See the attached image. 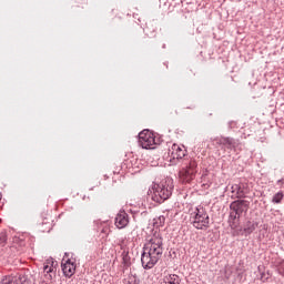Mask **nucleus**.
Here are the masks:
<instances>
[{
	"label": "nucleus",
	"instance_id": "1",
	"mask_svg": "<svg viewBox=\"0 0 284 284\" xmlns=\"http://www.w3.org/2000/svg\"><path fill=\"white\" fill-rule=\"evenodd\" d=\"M163 257V237L160 234H154L143 246L141 254V263L144 270H152Z\"/></svg>",
	"mask_w": 284,
	"mask_h": 284
},
{
	"label": "nucleus",
	"instance_id": "2",
	"mask_svg": "<svg viewBox=\"0 0 284 284\" xmlns=\"http://www.w3.org/2000/svg\"><path fill=\"white\" fill-rule=\"evenodd\" d=\"M174 192V180L166 178L160 183H153L149 189L148 194L155 203H165Z\"/></svg>",
	"mask_w": 284,
	"mask_h": 284
},
{
	"label": "nucleus",
	"instance_id": "3",
	"mask_svg": "<svg viewBox=\"0 0 284 284\" xmlns=\"http://www.w3.org/2000/svg\"><path fill=\"white\" fill-rule=\"evenodd\" d=\"M190 221L195 230H207V227H210V215L202 205L196 206L195 210L191 212Z\"/></svg>",
	"mask_w": 284,
	"mask_h": 284
},
{
	"label": "nucleus",
	"instance_id": "4",
	"mask_svg": "<svg viewBox=\"0 0 284 284\" xmlns=\"http://www.w3.org/2000/svg\"><path fill=\"white\" fill-rule=\"evenodd\" d=\"M199 172V163L194 159H184L182 169L180 171V178L184 183H192Z\"/></svg>",
	"mask_w": 284,
	"mask_h": 284
},
{
	"label": "nucleus",
	"instance_id": "5",
	"mask_svg": "<svg viewBox=\"0 0 284 284\" xmlns=\"http://www.w3.org/2000/svg\"><path fill=\"white\" fill-rule=\"evenodd\" d=\"M138 143L143 150H153L152 145H156V136L150 130H143L138 135Z\"/></svg>",
	"mask_w": 284,
	"mask_h": 284
},
{
	"label": "nucleus",
	"instance_id": "6",
	"mask_svg": "<svg viewBox=\"0 0 284 284\" xmlns=\"http://www.w3.org/2000/svg\"><path fill=\"white\" fill-rule=\"evenodd\" d=\"M248 209L250 201L247 200H235L230 204L231 212H234L237 216H241L243 212H247Z\"/></svg>",
	"mask_w": 284,
	"mask_h": 284
},
{
	"label": "nucleus",
	"instance_id": "7",
	"mask_svg": "<svg viewBox=\"0 0 284 284\" xmlns=\"http://www.w3.org/2000/svg\"><path fill=\"white\" fill-rule=\"evenodd\" d=\"M213 141L215 145H222V148H226V150H234V148L239 145V140L230 136L215 138Z\"/></svg>",
	"mask_w": 284,
	"mask_h": 284
},
{
	"label": "nucleus",
	"instance_id": "8",
	"mask_svg": "<svg viewBox=\"0 0 284 284\" xmlns=\"http://www.w3.org/2000/svg\"><path fill=\"white\" fill-rule=\"evenodd\" d=\"M130 223V215L125 211H120L115 216V226L118 230H123L128 227Z\"/></svg>",
	"mask_w": 284,
	"mask_h": 284
},
{
	"label": "nucleus",
	"instance_id": "9",
	"mask_svg": "<svg viewBox=\"0 0 284 284\" xmlns=\"http://www.w3.org/2000/svg\"><path fill=\"white\" fill-rule=\"evenodd\" d=\"M54 260H48L47 263L43 266V273H44V278L47 281H52L54 276H57V270L54 268Z\"/></svg>",
	"mask_w": 284,
	"mask_h": 284
},
{
	"label": "nucleus",
	"instance_id": "10",
	"mask_svg": "<svg viewBox=\"0 0 284 284\" xmlns=\"http://www.w3.org/2000/svg\"><path fill=\"white\" fill-rule=\"evenodd\" d=\"M62 272L64 276L70 278L74 272H77V264L72 262L71 260H67L64 264H62Z\"/></svg>",
	"mask_w": 284,
	"mask_h": 284
},
{
	"label": "nucleus",
	"instance_id": "11",
	"mask_svg": "<svg viewBox=\"0 0 284 284\" xmlns=\"http://www.w3.org/2000/svg\"><path fill=\"white\" fill-rule=\"evenodd\" d=\"M170 152H171V158L178 159V161L181 159H184L185 154H187V151L183 150L179 144H173Z\"/></svg>",
	"mask_w": 284,
	"mask_h": 284
},
{
	"label": "nucleus",
	"instance_id": "12",
	"mask_svg": "<svg viewBox=\"0 0 284 284\" xmlns=\"http://www.w3.org/2000/svg\"><path fill=\"white\" fill-rule=\"evenodd\" d=\"M256 227H258V222L252 220L246 221L243 227L244 235L250 236V234L256 231Z\"/></svg>",
	"mask_w": 284,
	"mask_h": 284
},
{
	"label": "nucleus",
	"instance_id": "13",
	"mask_svg": "<svg viewBox=\"0 0 284 284\" xmlns=\"http://www.w3.org/2000/svg\"><path fill=\"white\" fill-rule=\"evenodd\" d=\"M229 225L231 230H236L241 225V215L231 211L229 216Z\"/></svg>",
	"mask_w": 284,
	"mask_h": 284
},
{
	"label": "nucleus",
	"instance_id": "14",
	"mask_svg": "<svg viewBox=\"0 0 284 284\" xmlns=\"http://www.w3.org/2000/svg\"><path fill=\"white\" fill-rule=\"evenodd\" d=\"M163 284H181V277L176 274H169L164 276Z\"/></svg>",
	"mask_w": 284,
	"mask_h": 284
},
{
	"label": "nucleus",
	"instance_id": "15",
	"mask_svg": "<svg viewBox=\"0 0 284 284\" xmlns=\"http://www.w3.org/2000/svg\"><path fill=\"white\" fill-rule=\"evenodd\" d=\"M131 257H130V252L129 251H123L122 252V265L124 270H128V267H130V265H132L131 262Z\"/></svg>",
	"mask_w": 284,
	"mask_h": 284
},
{
	"label": "nucleus",
	"instance_id": "16",
	"mask_svg": "<svg viewBox=\"0 0 284 284\" xmlns=\"http://www.w3.org/2000/svg\"><path fill=\"white\" fill-rule=\"evenodd\" d=\"M283 197H284V193L283 191H280L273 195L272 203H274L275 205H278L283 203Z\"/></svg>",
	"mask_w": 284,
	"mask_h": 284
},
{
	"label": "nucleus",
	"instance_id": "17",
	"mask_svg": "<svg viewBox=\"0 0 284 284\" xmlns=\"http://www.w3.org/2000/svg\"><path fill=\"white\" fill-rule=\"evenodd\" d=\"M13 277V283L14 284H23L26 283V281H28V277H26V275H21V274H18L16 276H12Z\"/></svg>",
	"mask_w": 284,
	"mask_h": 284
},
{
	"label": "nucleus",
	"instance_id": "18",
	"mask_svg": "<svg viewBox=\"0 0 284 284\" xmlns=\"http://www.w3.org/2000/svg\"><path fill=\"white\" fill-rule=\"evenodd\" d=\"M141 280L138 278L136 275H131L128 280H124V284H140Z\"/></svg>",
	"mask_w": 284,
	"mask_h": 284
},
{
	"label": "nucleus",
	"instance_id": "19",
	"mask_svg": "<svg viewBox=\"0 0 284 284\" xmlns=\"http://www.w3.org/2000/svg\"><path fill=\"white\" fill-rule=\"evenodd\" d=\"M0 284H14V277L11 275L4 276Z\"/></svg>",
	"mask_w": 284,
	"mask_h": 284
},
{
	"label": "nucleus",
	"instance_id": "20",
	"mask_svg": "<svg viewBox=\"0 0 284 284\" xmlns=\"http://www.w3.org/2000/svg\"><path fill=\"white\" fill-rule=\"evenodd\" d=\"M236 190V199H245V191H243V189L239 185L235 186Z\"/></svg>",
	"mask_w": 284,
	"mask_h": 284
},
{
	"label": "nucleus",
	"instance_id": "21",
	"mask_svg": "<svg viewBox=\"0 0 284 284\" xmlns=\"http://www.w3.org/2000/svg\"><path fill=\"white\" fill-rule=\"evenodd\" d=\"M155 225H158V227H163V225H165V216H159L158 221H155Z\"/></svg>",
	"mask_w": 284,
	"mask_h": 284
},
{
	"label": "nucleus",
	"instance_id": "22",
	"mask_svg": "<svg viewBox=\"0 0 284 284\" xmlns=\"http://www.w3.org/2000/svg\"><path fill=\"white\" fill-rule=\"evenodd\" d=\"M8 241V235L6 233H0V245H6Z\"/></svg>",
	"mask_w": 284,
	"mask_h": 284
},
{
	"label": "nucleus",
	"instance_id": "23",
	"mask_svg": "<svg viewBox=\"0 0 284 284\" xmlns=\"http://www.w3.org/2000/svg\"><path fill=\"white\" fill-rule=\"evenodd\" d=\"M284 184V179L277 180V185Z\"/></svg>",
	"mask_w": 284,
	"mask_h": 284
},
{
	"label": "nucleus",
	"instance_id": "24",
	"mask_svg": "<svg viewBox=\"0 0 284 284\" xmlns=\"http://www.w3.org/2000/svg\"><path fill=\"white\" fill-rule=\"evenodd\" d=\"M108 230H109L108 227L102 229V233L105 234L108 232Z\"/></svg>",
	"mask_w": 284,
	"mask_h": 284
},
{
	"label": "nucleus",
	"instance_id": "25",
	"mask_svg": "<svg viewBox=\"0 0 284 284\" xmlns=\"http://www.w3.org/2000/svg\"><path fill=\"white\" fill-rule=\"evenodd\" d=\"M229 81H232V82H233V81H234V78L230 77V78H229Z\"/></svg>",
	"mask_w": 284,
	"mask_h": 284
},
{
	"label": "nucleus",
	"instance_id": "26",
	"mask_svg": "<svg viewBox=\"0 0 284 284\" xmlns=\"http://www.w3.org/2000/svg\"><path fill=\"white\" fill-rule=\"evenodd\" d=\"M162 48H165V44H163V47Z\"/></svg>",
	"mask_w": 284,
	"mask_h": 284
},
{
	"label": "nucleus",
	"instance_id": "27",
	"mask_svg": "<svg viewBox=\"0 0 284 284\" xmlns=\"http://www.w3.org/2000/svg\"><path fill=\"white\" fill-rule=\"evenodd\" d=\"M0 200H1V194H0Z\"/></svg>",
	"mask_w": 284,
	"mask_h": 284
}]
</instances>
